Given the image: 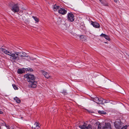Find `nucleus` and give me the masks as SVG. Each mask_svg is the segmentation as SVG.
<instances>
[{
    "instance_id": "f257e3e1",
    "label": "nucleus",
    "mask_w": 129,
    "mask_h": 129,
    "mask_svg": "<svg viewBox=\"0 0 129 129\" xmlns=\"http://www.w3.org/2000/svg\"><path fill=\"white\" fill-rule=\"evenodd\" d=\"M93 101L98 104H103L105 103H107L109 102V100H106L103 98H99L97 97H95L93 99Z\"/></svg>"
},
{
    "instance_id": "f03ea898",
    "label": "nucleus",
    "mask_w": 129,
    "mask_h": 129,
    "mask_svg": "<svg viewBox=\"0 0 129 129\" xmlns=\"http://www.w3.org/2000/svg\"><path fill=\"white\" fill-rule=\"evenodd\" d=\"M9 6L11 11L14 13L18 12L20 10L19 5L18 4H9Z\"/></svg>"
},
{
    "instance_id": "7ed1b4c3",
    "label": "nucleus",
    "mask_w": 129,
    "mask_h": 129,
    "mask_svg": "<svg viewBox=\"0 0 129 129\" xmlns=\"http://www.w3.org/2000/svg\"><path fill=\"white\" fill-rule=\"evenodd\" d=\"M24 77L26 79L28 82H29L35 80V77L33 75L27 74L24 75Z\"/></svg>"
},
{
    "instance_id": "20e7f679",
    "label": "nucleus",
    "mask_w": 129,
    "mask_h": 129,
    "mask_svg": "<svg viewBox=\"0 0 129 129\" xmlns=\"http://www.w3.org/2000/svg\"><path fill=\"white\" fill-rule=\"evenodd\" d=\"M79 127L81 129H92V127L91 125L89 124L88 125L86 123H84L83 125H79Z\"/></svg>"
},
{
    "instance_id": "39448f33",
    "label": "nucleus",
    "mask_w": 129,
    "mask_h": 129,
    "mask_svg": "<svg viewBox=\"0 0 129 129\" xmlns=\"http://www.w3.org/2000/svg\"><path fill=\"white\" fill-rule=\"evenodd\" d=\"M19 54H20V52H15V53H13L11 56L10 58L13 60H15L18 59H19Z\"/></svg>"
},
{
    "instance_id": "423d86ee",
    "label": "nucleus",
    "mask_w": 129,
    "mask_h": 129,
    "mask_svg": "<svg viewBox=\"0 0 129 129\" xmlns=\"http://www.w3.org/2000/svg\"><path fill=\"white\" fill-rule=\"evenodd\" d=\"M67 19L71 22H72L74 20V16L72 13H68L67 14Z\"/></svg>"
},
{
    "instance_id": "0eeeda50",
    "label": "nucleus",
    "mask_w": 129,
    "mask_h": 129,
    "mask_svg": "<svg viewBox=\"0 0 129 129\" xmlns=\"http://www.w3.org/2000/svg\"><path fill=\"white\" fill-rule=\"evenodd\" d=\"M37 82L35 80L29 82L28 86L29 87L35 88L37 86Z\"/></svg>"
},
{
    "instance_id": "6e6552de",
    "label": "nucleus",
    "mask_w": 129,
    "mask_h": 129,
    "mask_svg": "<svg viewBox=\"0 0 129 129\" xmlns=\"http://www.w3.org/2000/svg\"><path fill=\"white\" fill-rule=\"evenodd\" d=\"M1 49L3 52L6 54L9 55L11 56L12 55L13 53L10 50L7 51L3 48H1Z\"/></svg>"
},
{
    "instance_id": "1a4fd4ad",
    "label": "nucleus",
    "mask_w": 129,
    "mask_h": 129,
    "mask_svg": "<svg viewBox=\"0 0 129 129\" xmlns=\"http://www.w3.org/2000/svg\"><path fill=\"white\" fill-rule=\"evenodd\" d=\"M58 12L60 14L64 15L67 13V11L64 8H60L58 11Z\"/></svg>"
},
{
    "instance_id": "9d476101",
    "label": "nucleus",
    "mask_w": 129,
    "mask_h": 129,
    "mask_svg": "<svg viewBox=\"0 0 129 129\" xmlns=\"http://www.w3.org/2000/svg\"><path fill=\"white\" fill-rule=\"evenodd\" d=\"M114 125L116 128L120 129L121 128V124L118 121H116L114 122Z\"/></svg>"
},
{
    "instance_id": "9b49d317",
    "label": "nucleus",
    "mask_w": 129,
    "mask_h": 129,
    "mask_svg": "<svg viewBox=\"0 0 129 129\" xmlns=\"http://www.w3.org/2000/svg\"><path fill=\"white\" fill-rule=\"evenodd\" d=\"M91 24L94 27L96 28H99L100 27L99 24L96 22L91 21Z\"/></svg>"
},
{
    "instance_id": "f8f14e48",
    "label": "nucleus",
    "mask_w": 129,
    "mask_h": 129,
    "mask_svg": "<svg viewBox=\"0 0 129 129\" xmlns=\"http://www.w3.org/2000/svg\"><path fill=\"white\" fill-rule=\"evenodd\" d=\"M41 72H42V74L45 76L46 78H48L49 77V75L47 72H46L44 70H42Z\"/></svg>"
},
{
    "instance_id": "ddd939ff",
    "label": "nucleus",
    "mask_w": 129,
    "mask_h": 129,
    "mask_svg": "<svg viewBox=\"0 0 129 129\" xmlns=\"http://www.w3.org/2000/svg\"><path fill=\"white\" fill-rule=\"evenodd\" d=\"M104 129H112L110 123H105V126L104 127Z\"/></svg>"
},
{
    "instance_id": "4468645a",
    "label": "nucleus",
    "mask_w": 129,
    "mask_h": 129,
    "mask_svg": "<svg viewBox=\"0 0 129 129\" xmlns=\"http://www.w3.org/2000/svg\"><path fill=\"white\" fill-rule=\"evenodd\" d=\"M32 127L33 129H38L39 128V124L37 122L35 123Z\"/></svg>"
},
{
    "instance_id": "2eb2a0df",
    "label": "nucleus",
    "mask_w": 129,
    "mask_h": 129,
    "mask_svg": "<svg viewBox=\"0 0 129 129\" xmlns=\"http://www.w3.org/2000/svg\"><path fill=\"white\" fill-rule=\"evenodd\" d=\"M100 36L101 37H104L106 39L109 41L110 40L109 36L106 35L105 34L102 33L100 35Z\"/></svg>"
},
{
    "instance_id": "dca6fc26",
    "label": "nucleus",
    "mask_w": 129,
    "mask_h": 129,
    "mask_svg": "<svg viewBox=\"0 0 129 129\" xmlns=\"http://www.w3.org/2000/svg\"><path fill=\"white\" fill-rule=\"evenodd\" d=\"M17 72L18 74H22L25 72L24 69H18L17 71Z\"/></svg>"
},
{
    "instance_id": "f3484780",
    "label": "nucleus",
    "mask_w": 129,
    "mask_h": 129,
    "mask_svg": "<svg viewBox=\"0 0 129 129\" xmlns=\"http://www.w3.org/2000/svg\"><path fill=\"white\" fill-rule=\"evenodd\" d=\"M60 7L58 6L55 4L53 6V9L55 11H57L59 9Z\"/></svg>"
},
{
    "instance_id": "a211bd4d",
    "label": "nucleus",
    "mask_w": 129,
    "mask_h": 129,
    "mask_svg": "<svg viewBox=\"0 0 129 129\" xmlns=\"http://www.w3.org/2000/svg\"><path fill=\"white\" fill-rule=\"evenodd\" d=\"M21 54V53H20ZM22 54L21 55L19 54V56H20L21 57L23 58V57H27V54L26 53L24 52H22Z\"/></svg>"
},
{
    "instance_id": "6ab92c4d",
    "label": "nucleus",
    "mask_w": 129,
    "mask_h": 129,
    "mask_svg": "<svg viewBox=\"0 0 129 129\" xmlns=\"http://www.w3.org/2000/svg\"><path fill=\"white\" fill-rule=\"evenodd\" d=\"M85 28V27L83 23H81L80 24V28L81 29H84Z\"/></svg>"
},
{
    "instance_id": "aec40b11",
    "label": "nucleus",
    "mask_w": 129,
    "mask_h": 129,
    "mask_svg": "<svg viewBox=\"0 0 129 129\" xmlns=\"http://www.w3.org/2000/svg\"><path fill=\"white\" fill-rule=\"evenodd\" d=\"M14 99L16 101V102L18 103H19L21 102L20 100L19 99L16 97L14 98Z\"/></svg>"
},
{
    "instance_id": "412c9836",
    "label": "nucleus",
    "mask_w": 129,
    "mask_h": 129,
    "mask_svg": "<svg viewBox=\"0 0 129 129\" xmlns=\"http://www.w3.org/2000/svg\"><path fill=\"white\" fill-rule=\"evenodd\" d=\"M98 113H99L102 115H105L106 114V112L104 111H99Z\"/></svg>"
},
{
    "instance_id": "4be33fe9",
    "label": "nucleus",
    "mask_w": 129,
    "mask_h": 129,
    "mask_svg": "<svg viewBox=\"0 0 129 129\" xmlns=\"http://www.w3.org/2000/svg\"><path fill=\"white\" fill-rule=\"evenodd\" d=\"M32 17L35 20V21L37 22H39V20L36 17L33 16Z\"/></svg>"
},
{
    "instance_id": "5701e85b",
    "label": "nucleus",
    "mask_w": 129,
    "mask_h": 129,
    "mask_svg": "<svg viewBox=\"0 0 129 129\" xmlns=\"http://www.w3.org/2000/svg\"><path fill=\"white\" fill-rule=\"evenodd\" d=\"M12 86L15 90H17L18 89V87L15 84H12Z\"/></svg>"
},
{
    "instance_id": "b1692460",
    "label": "nucleus",
    "mask_w": 129,
    "mask_h": 129,
    "mask_svg": "<svg viewBox=\"0 0 129 129\" xmlns=\"http://www.w3.org/2000/svg\"><path fill=\"white\" fill-rule=\"evenodd\" d=\"M98 129H104V127H102L101 125L99 124L98 126Z\"/></svg>"
},
{
    "instance_id": "393cba45",
    "label": "nucleus",
    "mask_w": 129,
    "mask_h": 129,
    "mask_svg": "<svg viewBox=\"0 0 129 129\" xmlns=\"http://www.w3.org/2000/svg\"><path fill=\"white\" fill-rule=\"evenodd\" d=\"M99 1L101 2V3L103 5L105 6H106L107 5V3H104L103 2V0H99Z\"/></svg>"
},
{
    "instance_id": "a878e982",
    "label": "nucleus",
    "mask_w": 129,
    "mask_h": 129,
    "mask_svg": "<svg viewBox=\"0 0 129 129\" xmlns=\"http://www.w3.org/2000/svg\"><path fill=\"white\" fill-rule=\"evenodd\" d=\"M25 70L26 71H27L30 72H32L33 71V70L32 69L29 68H26L25 69Z\"/></svg>"
},
{
    "instance_id": "bb28decb",
    "label": "nucleus",
    "mask_w": 129,
    "mask_h": 129,
    "mask_svg": "<svg viewBox=\"0 0 129 129\" xmlns=\"http://www.w3.org/2000/svg\"><path fill=\"white\" fill-rule=\"evenodd\" d=\"M7 127H8L9 129H13V127L12 126V125H9L8 126V127L7 126Z\"/></svg>"
},
{
    "instance_id": "cd10ccee",
    "label": "nucleus",
    "mask_w": 129,
    "mask_h": 129,
    "mask_svg": "<svg viewBox=\"0 0 129 129\" xmlns=\"http://www.w3.org/2000/svg\"><path fill=\"white\" fill-rule=\"evenodd\" d=\"M127 127L128 126L127 125H125V126L122 127L120 129H126Z\"/></svg>"
},
{
    "instance_id": "c85d7f7f",
    "label": "nucleus",
    "mask_w": 129,
    "mask_h": 129,
    "mask_svg": "<svg viewBox=\"0 0 129 129\" xmlns=\"http://www.w3.org/2000/svg\"><path fill=\"white\" fill-rule=\"evenodd\" d=\"M3 112L1 111L0 110V114H3Z\"/></svg>"
},
{
    "instance_id": "c756f323",
    "label": "nucleus",
    "mask_w": 129,
    "mask_h": 129,
    "mask_svg": "<svg viewBox=\"0 0 129 129\" xmlns=\"http://www.w3.org/2000/svg\"><path fill=\"white\" fill-rule=\"evenodd\" d=\"M114 1L116 3L117 2L118 0H114Z\"/></svg>"
},
{
    "instance_id": "7c9ffc66",
    "label": "nucleus",
    "mask_w": 129,
    "mask_h": 129,
    "mask_svg": "<svg viewBox=\"0 0 129 129\" xmlns=\"http://www.w3.org/2000/svg\"><path fill=\"white\" fill-rule=\"evenodd\" d=\"M66 93H67L66 92H65L64 94H66Z\"/></svg>"
},
{
    "instance_id": "2f4dec72",
    "label": "nucleus",
    "mask_w": 129,
    "mask_h": 129,
    "mask_svg": "<svg viewBox=\"0 0 129 129\" xmlns=\"http://www.w3.org/2000/svg\"><path fill=\"white\" fill-rule=\"evenodd\" d=\"M105 43H106V42H105Z\"/></svg>"
}]
</instances>
